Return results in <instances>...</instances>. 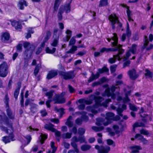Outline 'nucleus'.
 Instances as JSON below:
<instances>
[{"label":"nucleus","mask_w":153,"mask_h":153,"mask_svg":"<svg viewBox=\"0 0 153 153\" xmlns=\"http://www.w3.org/2000/svg\"><path fill=\"white\" fill-rule=\"evenodd\" d=\"M54 132H55V133L56 140L58 141H59L60 139V137L61 136L60 132L59 131H57L56 129L55 131Z\"/></svg>","instance_id":"obj_42"},{"label":"nucleus","mask_w":153,"mask_h":153,"mask_svg":"<svg viewBox=\"0 0 153 153\" xmlns=\"http://www.w3.org/2000/svg\"><path fill=\"white\" fill-rule=\"evenodd\" d=\"M58 74V73L56 71L52 70L49 72L47 76V78L48 79H51L55 76H56Z\"/></svg>","instance_id":"obj_18"},{"label":"nucleus","mask_w":153,"mask_h":153,"mask_svg":"<svg viewBox=\"0 0 153 153\" xmlns=\"http://www.w3.org/2000/svg\"><path fill=\"white\" fill-rule=\"evenodd\" d=\"M82 119L79 118L77 119L75 121L76 123L78 125H81L82 124Z\"/></svg>","instance_id":"obj_59"},{"label":"nucleus","mask_w":153,"mask_h":153,"mask_svg":"<svg viewBox=\"0 0 153 153\" xmlns=\"http://www.w3.org/2000/svg\"><path fill=\"white\" fill-rule=\"evenodd\" d=\"M11 22V24L13 26L15 27V28L16 30H19L22 28V26L21 23L16 20L12 21H10Z\"/></svg>","instance_id":"obj_17"},{"label":"nucleus","mask_w":153,"mask_h":153,"mask_svg":"<svg viewBox=\"0 0 153 153\" xmlns=\"http://www.w3.org/2000/svg\"><path fill=\"white\" fill-rule=\"evenodd\" d=\"M76 42V40L75 39L74 37H72L69 41V46L74 45Z\"/></svg>","instance_id":"obj_52"},{"label":"nucleus","mask_w":153,"mask_h":153,"mask_svg":"<svg viewBox=\"0 0 153 153\" xmlns=\"http://www.w3.org/2000/svg\"><path fill=\"white\" fill-rule=\"evenodd\" d=\"M122 83V82L121 80L116 81V85H113L111 88V93L110 91L109 88L108 87V85H105L104 86L105 87L107 88L105 91V95L108 97L111 96L112 98L113 99H115V95L113 94V93L115 91V89L118 87L117 86V85H119Z\"/></svg>","instance_id":"obj_3"},{"label":"nucleus","mask_w":153,"mask_h":153,"mask_svg":"<svg viewBox=\"0 0 153 153\" xmlns=\"http://www.w3.org/2000/svg\"><path fill=\"white\" fill-rule=\"evenodd\" d=\"M51 34V32L49 30L46 31L44 35L43 40H44L45 42H47L48 41L50 38Z\"/></svg>","instance_id":"obj_24"},{"label":"nucleus","mask_w":153,"mask_h":153,"mask_svg":"<svg viewBox=\"0 0 153 153\" xmlns=\"http://www.w3.org/2000/svg\"><path fill=\"white\" fill-rule=\"evenodd\" d=\"M59 74L63 76V78L66 80L73 79L75 75L74 71H70L67 72L61 71L59 72Z\"/></svg>","instance_id":"obj_9"},{"label":"nucleus","mask_w":153,"mask_h":153,"mask_svg":"<svg viewBox=\"0 0 153 153\" xmlns=\"http://www.w3.org/2000/svg\"><path fill=\"white\" fill-rule=\"evenodd\" d=\"M56 50V48H53L51 49L47 47L45 49V51L47 53L52 54L53 53L55 52Z\"/></svg>","instance_id":"obj_32"},{"label":"nucleus","mask_w":153,"mask_h":153,"mask_svg":"<svg viewBox=\"0 0 153 153\" xmlns=\"http://www.w3.org/2000/svg\"><path fill=\"white\" fill-rule=\"evenodd\" d=\"M63 144L65 148L67 149H69L70 146L69 143L65 142H63Z\"/></svg>","instance_id":"obj_64"},{"label":"nucleus","mask_w":153,"mask_h":153,"mask_svg":"<svg viewBox=\"0 0 153 153\" xmlns=\"http://www.w3.org/2000/svg\"><path fill=\"white\" fill-rule=\"evenodd\" d=\"M95 148L98 150L99 153H108L110 151V148L109 146H99L98 145L95 146Z\"/></svg>","instance_id":"obj_11"},{"label":"nucleus","mask_w":153,"mask_h":153,"mask_svg":"<svg viewBox=\"0 0 153 153\" xmlns=\"http://www.w3.org/2000/svg\"><path fill=\"white\" fill-rule=\"evenodd\" d=\"M54 126L51 123L46 124L44 126V128L52 132L55 131V129L54 128Z\"/></svg>","instance_id":"obj_22"},{"label":"nucleus","mask_w":153,"mask_h":153,"mask_svg":"<svg viewBox=\"0 0 153 153\" xmlns=\"http://www.w3.org/2000/svg\"><path fill=\"white\" fill-rule=\"evenodd\" d=\"M145 75L146 78L151 79L152 77V73L148 70H146Z\"/></svg>","instance_id":"obj_34"},{"label":"nucleus","mask_w":153,"mask_h":153,"mask_svg":"<svg viewBox=\"0 0 153 153\" xmlns=\"http://www.w3.org/2000/svg\"><path fill=\"white\" fill-rule=\"evenodd\" d=\"M145 124L142 122H137L135 123L133 126V131L134 132L135 131V128L137 127H144Z\"/></svg>","instance_id":"obj_27"},{"label":"nucleus","mask_w":153,"mask_h":153,"mask_svg":"<svg viewBox=\"0 0 153 153\" xmlns=\"http://www.w3.org/2000/svg\"><path fill=\"white\" fill-rule=\"evenodd\" d=\"M130 63V61L129 60L125 62L123 65V68H125L126 66H128Z\"/></svg>","instance_id":"obj_60"},{"label":"nucleus","mask_w":153,"mask_h":153,"mask_svg":"<svg viewBox=\"0 0 153 153\" xmlns=\"http://www.w3.org/2000/svg\"><path fill=\"white\" fill-rule=\"evenodd\" d=\"M91 97L94 98L96 106H99L102 105L105 107H107V104L109 102L111 101L110 99H108L105 100L104 102H102L101 103L102 101L103 100V99L102 97L99 96H96L94 95H92Z\"/></svg>","instance_id":"obj_5"},{"label":"nucleus","mask_w":153,"mask_h":153,"mask_svg":"<svg viewBox=\"0 0 153 153\" xmlns=\"http://www.w3.org/2000/svg\"><path fill=\"white\" fill-rule=\"evenodd\" d=\"M62 0H55L54 4V9L56 10Z\"/></svg>","instance_id":"obj_38"},{"label":"nucleus","mask_w":153,"mask_h":153,"mask_svg":"<svg viewBox=\"0 0 153 153\" xmlns=\"http://www.w3.org/2000/svg\"><path fill=\"white\" fill-rule=\"evenodd\" d=\"M85 131L84 129L82 128H79L78 130V133L80 135L83 134H84Z\"/></svg>","instance_id":"obj_54"},{"label":"nucleus","mask_w":153,"mask_h":153,"mask_svg":"<svg viewBox=\"0 0 153 153\" xmlns=\"http://www.w3.org/2000/svg\"><path fill=\"white\" fill-rule=\"evenodd\" d=\"M108 4L107 0H101L100 2L99 7H101L106 6Z\"/></svg>","instance_id":"obj_36"},{"label":"nucleus","mask_w":153,"mask_h":153,"mask_svg":"<svg viewBox=\"0 0 153 153\" xmlns=\"http://www.w3.org/2000/svg\"><path fill=\"white\" fill-rule=\"evenodd\" d=\"M91 148L90 146L88 145L85 144L82 145L81 147V149L83 151H86L89 149Z\"/></svg>","instance_id":"obj_37"},{"label":"nucleus","mask_w":153,"mask_h":153,"mask_svg":"<svg viewBox=\"0 0 153 153\" xmlns=\"http://www.w3.org/2000/svg\"><path fill=\"white\" fill-rule=\"evenodd\" d=\"M68 4L64 5L61 6L59 8H61L62 7H63L61 11L62 13H63L65 11L66 13H68L70 12L71 11V6L70 4L72 0H68Z\"/></svg>","instance_id":"obj_12"},{"label":"nucleus","mask_w":153,"mask_h":153,"mask_svg":"<svg viewBox=\"0 0 153 153\" xmlns=\"http://www.w3.org/2000/svg\"><path fill=\"white\" fill-rule=\"evenodd\" d=\"M109 19L111 22L112 27L113 29L115 28V26L114 25L116 24H117L118 26L120 27H121L122 26V24L119 22L118 20V18L116 16L115 14H111L109 17Z\"/></svg>","instance_id":"obj_6"},{"label":"nucleus","mask_w":153,"mask_h":153,"mask_svg":"<svg viewBox=\"0 0 153 153\" xmlns=\"http://www.w3.org/2000/svg\"><path fill=\"white\" fill-rule=\"evenodd\" d=\"M130 148L131 150V152L132 153H136L139 152L140 150L142 149L141 147L138 146H134L130 147Z\"/></svg>","instance_id":"obj_21"},{"label":"nucleus","mask_w":153,"mask_h":153,"mask_svg":"<svg viewBox=\"0 0 153 153\" xmlns=\"http://www.w3.org/2000/svg\"><path fill=\"white\" fill-rule=\"evenodd\" d=\"M113 35V36L111 38V39L110 38H108L107 39L109 42H110L111 40V42L112 46L116 47L114 48H103L100 49V52H108L110 51H118V53L117 54L114 55L113 57L111 58L108 59V62L110 64H113L115 63L117 59L119 61L122 58L120 57L119 55L122 54L124 52V50L121 48L122 45H118V38L117 37V34L114 33Z\"/></svg>","instance_id":"obj_1"},{"label":"nucleus","mask_w":153,"mask_h":153,"mask_svg":"<svg viewBox=\"0 0 153 153\" xmlns=\"http://www.w3.org/2000/svg\"><path fill=\"white\" fill-rule=\"evenodd\" d=\"M126 33L127 36L129 37L131 35V32L129 29V25L128 23H127V28Z\"/></svg>","instance_id":"obj_48"},{"label":"nucleus","mask_w":153,"mask_h":153,"mask_svg":"<svg viewBox=\"0 0 153 153\" xmlns=\"http://www.w3.org/2000/svg\"><path fill=\"white\" fill-rule=\"evenodd\" d=\"M77 47L75 46H73L71 48L69 51L66 52L67 53H74L75 51L77 50Z\"/></svg>","instance_id":"obj_35"},{"label":"nucleus","mask_w":153,"mask_h":153,"mask_svg":"<svg viewBox=\"0 0 153 153\" xmlns=\"http://www.w3.org/2000/svg\"><path fill=\"white\" fill-rule=\"evenodd\" d=\"M54 143L53 142H51V148L53 149L52 153H54L56 150V148L54 146Z\"/></svg>","instance_id":"obj_47"},{"label":"nucleus","mask_w":153,"mask_h":153,"mask_svg":"<svg viewBox=\"0 0 153 153\" xmlns=\"http://www.w3.org/2000/svg\"><path fill=\"white\" fill-rule=\"evenodd\" d=\"M140 132L141 134H142L147 136L149 134V133L148 131L144 129L140 130Z\"/></svg>","instance_id":"obj_43"},{"label":"nucleus","mask_w":153,"mask_h":153,"mask_svg":"<svg viewBox=\"0 0 153 153\" xmlns=\"http://www.w3.org/2000/svg\"><path fill=\"white\" fill-rule=\"evenodd\" d=\"M8 66L5 62H3L0 65V76L4 77L8 74Z\"/></svg>","instance_id":"obj_8"},{"label":"nucleus","mask_w":153,"mask_h":153,"mask_svg":"<svg viewBox=\"0 0 153 153\" xmlns=\"http://www.w3.org/2000/svg\"><path fill=\"white\" fill-rule=\"evenodd\" d=\"M30 110L33 113L37 111L38 105L34 103H31L30 104Z\"/></svg>","instance_id":"obj_29"},{"label":"nucleus","mask_w":153,"mask_h":153,"mask_svg":"<svg viewBox=\"0 0 153 153\" xmlns=\"http://www.w3.org/2000/svg\"><path fill=\"white\" fill-rule=\"evenodd\" d=\"M113 127L117 133H118L119 132V131L118 130L119 128L118 126L117 125H114Z\"/></svg>","instance_id":"obj_61"},{"label":"nucleus","mask_w":153,"mask_h":153,"mask_svg":"<svg viewBox=\"0 0 153 153\" xmlns=\"http://www.w3.org/2000/svg\"><path fill=\"white\" fill-rule=\"evenodd\" d=\"M128 74L130 78L132 80H135L138 77V75L136 74V71L134 69L129 71Z\"/></svg>","instance_id":"obj_14"},{"label":"nucleus","mask_w":153,"mask_h":153,"mask_svg":"<svg viewBox=\"0 0 153 153\" xmlns=\"http://www.w3.org/2000/svg\"><path fill=\"white\" fill-rule=\"evenodd\" d=\"M99 74L97 72L96 74H94L93 73H92L91 75L89 78V79L88 80V82L89 83L92 82L94 80L96 79L99 77L100 76Z\"/></svg>","instance_id":"obj_19"},{"label":"nucleus","mask_w":153,"mask_h":153,"mask_svg":"<svg viewBox=\"0 0 153 153\" xmlns=\"http://www.w3.org/2000/svg\"><path fill=\"white\" fill-rule=\"evenodd\" d=\"M117 65H114L111 66L110 67V71L111 72H114L116 70V68Z\"/></svg>","instance_id":"obj_58"},{"label":"nucleus","mask_w":153,"mask_h":153,"mask_svg":"<svg viewBox=\"0 0 153 153\" xmlns=\"http://www.w3.org/2000/svg\"><path fill=\"white\" fill-rule=\"evenodd\" d=\"M65 94V92H62L60 94H56L53 100L55 102V103L62 104L65 103V100L63 97Z\"/></svg>","instance_id":"obj_7"},{"label":"nucleus","mask_w":153,"mask_h":153,"mask_svg":"<svg viewBox=\"0 0 153 153\" xmlns=\"http://www.w3.org/2000/svg\"><path fill=\"white\" fill-rule=\"evenodd\" d=\"M80 103H85L87 105H89L92 102V100L91 99H88L87 98L81 99L78 100Z\"/></svg>","instance_id":"obj_20"},{"label":"nucleus","mask_w":153,"mask_h":153,"mask_svg":"<svg viewBox=\"0 0 153 153\" xmlns=\"http://www.w3.org/2000/svg\"><path fill=\"white\" fill-rule=\"evenodd\" d=\"M10 38V35L7 33H4L1 36V40L2 42H5L6 41L9 40Z\"/></svg>","instance_id":"obj_25"},{"label":"nucleus","mask_w":153,"mask_h":153,"mask_svg":"<svg viewBox=\"0 0 153 153\" xmlns=\"http://www.w3.org/2000/svg\"><path fill=\"white\" fill-rule=\"evenodd\" d=\"M72 133L68 132L64 133L62 135V137L63 138H70L71 137Z\"/></svg>","instance_id":"obj_39"},{"label":"nucleus","mask_w":153,"mask_h":153,"mask_svg":"<svg viewBox=\"0 0 153 153\" xmlns=\"http://www.w3.org/2000/svg\"><path fill=\"white\" fill-rule=\"evenodd\" d=\"M147 38V36H144V39H145V43L144 44L143 46V49L146 48V46L148 45V44L149 43V42L148 41Z\"/></svg>","instance_id":"obj_51"},{"label":"nucleus","mask_w":153,"mask_h":153,"mask_svg":"<svg viewBox=\"0 0 153 153\" xmlns=\"http://www.w3.org/2000/svg\"><path fill=\"white\" fill-rule=\"evenodd\" d=\"M50 121L51 122L56 124H58L59 123V120L58 119H50Z\"/></svg>","instance_id":"obj_62"},{"label":"nucleus","mask_w":153,"mask_h":153,"mask_svg":"<svg viewBox=\"0 0 153 153\" xmlns=\"http://www.w3.org/2000/svg\"><path fill=\"white\" fill-rule=\"evenodd\" d=\"M30 45V43L28 42H25L23 44L24 47L26 49L30 48V45Z\"/></svg>","instance_id":"obj_50"},{"label":"nucleus","mask_w":153,"mask_h":153,"mask_svg":"<svg viewBox=\"0 0 153 153\" xmlns=\"http://www.w3.org/2000/svg\"><path fill=\"white\" fill-rule=\"evenodd\" d=\"M68 88L70 93H72L75 92V89L71 85H68Z\"/></svg>","instance_id":"obj_63"},{"label":"nucleus","mask_w":153,"mask_h":153,"mask_svg":"<svg viewBox=\"0 0 153 153\" xmlns=\"http://www.w3.org/2000/svg\"><path fill=\"white\" fill-rule=\"evenodd\" d=\"M13 132V131L10 134L8 133L10 135L9 137L5 136L3 137L2 140L5 143H9L11 140L14 141L15 140V139H13L14 136L12 134Z\"/></svg>","instance_id":"obj_16"},{"label":"nucleus","mask_w":153,"mask_h":153,"mask_svg":"<svg viewBox=\"0 0 153 153\" xmlns=\"http://www.w3.org/2000/svg\"><path fill=\"white\" fill-rule=\"evenodd\" d=\"M72 118L71 116H70L67 119V122L65 123V124L69 127H71L73 126V123L71 121Z\"/></svg>","instance_id":"obj_30"},{"label":"nucleus","mask_w":153,"mask_h":153,"mask_svg":"<svg viewBox=\"0 0 153 153\" xmlns=\"http://www.w3.org/2000/svg\"><path fill=\"white\" fill-rule=\"evenodd\" d=\"M39 67L40 66H39V65H38L36 67L34 72V73L35 76H36L37 74L38 73L39 69Z\"/></svg>","instance_id":"obj_53"},{"label":"nucleus","mask_w":153,"mask_h":153,"mask_svg":"<svg viewBox=\"0 0 153 153\" xmlns=\"http://www.w3.org/2000/svg\"><path fill=\"white\" fill-rule=\"evenodd\" d=\"M17 88L16 89L14 94V97L16 99L17 98L18 95H19L20 89L21 86V83L20 82H18L17 84Z\"/></svg>","instance_id":"obj_23"},{"label":"nucleus","mask_w":153,"mask_h":153,"mask_svg":"<svg viewBox=\"0 0 153 153\" xmlns=\"http://www.w3.org/2000/svg\"><path fill=\"white\" fill-rule=\"evenodd\" d=\"M130 109L132 111H136L138 109V108L134 104L130 103L129 104Z\"/></svg>","instance_id":"obj_44"},{"label":"nucleus","mask_w":153,"mask_h":153,"mask_svg":"<svg viewBox=\"0 0 153 153\" xmlns=\"http://www.w3.org/2000/svg\"><path fill=\"white\" fill-rule=\"evenodd\" d=\"M143 137V136L141 134H136L134 136V138L135 139H137L138 140L141 141Z\"/></svg>","instance_id":"obj_49"},{"label":"nucleus","mask_w":153,"mask_h":153,"mask_svg":"<svg viewBox=\"0 0 153 153\" xmlns=\"http://www.w3.org/2000/svg\"><path fill=\"white\" fill-rule=\"evenodd\" d=\"M92 129L95 132H98L103 130L104 127L102 126L97 127L93 126L91 127Z\"/></svg>","instance_id":"obj_33"},{"label":"nucleus","mask_w":153,"mask_h":153,"mask_svg":"<svg viewBox=\"0 0 153 153\" xmlns=\"http://www.w3.org/2000/svg\"><path fill=\"white\" fill-rule=\"evenodd\" d=\"M105 119L107 120L106 122H104L102 118L100 119V122H97L96 124L98 126H100L103 124L105 126H107L111 123L112 120L114 116V113L111 112H108L106 114Z\"/></svg>","instance_id":"obj_4"},{"label":"nucleus","mask_w":153,"mask_h":153,"mask_svg":"<svg viewBox=\"0 0 153 153\" xmlns=\"http://www.w3.org/2000/svg\"><path fill=\"white\" fill-rule=\"evenodd\" d=\"M0 123H3L7 126V127L3 126H1L0 128L2 131H4L7 133L9 134L14 131L12 123L9 122L8 119L4 114L0 115Z\"/></svg>","instance_id":"obj_2"},{"label":"nucleus","mask_w":153,"mask_h":153,"mask_svg":"<svg viewBox=\"0 0 153 153\" xmlns=\"http://www.w3.org/2000/svg\"><path fill=\"white\" fill-rule=\"evenodd\" d=\"M126 105L123 104L122 106V108H119L117 109V111L120 116L122 117L123 116V115L121 113L123 112L124 110L126 109Z\"/></svg>","instance_id":"obj_28"},{"label":"nucleus","mask_w":153,"mask_h":153,"mask_svg":"<svg viewBox=\"0 0 153 153\" xmlns=\"http://www.w3.org/2000/svg\"><path fill=\"white\" fill-rule=\"evenodd\" d=\"M30 48L26 49L25 51V54L26 55L27 59L30 57L35 49L33 45H30Z\"/></svg>","instance_id":"obj_15"},{"label":"nucleus","mask_w":153,"mask_h":153,"mask_svg":"<svg viewBox=\"0 0 153 153\" xmlns=\"http://www.w3.org/2000/svg\"><path fill=\"white\" fill-rule=\"evenodd\" d=\"M137 47V45L135 44H133L129 51H127L126 55L124 56L123 58V60H125L128 58L129 56L131 55L130 52L133 54L136 53Z\"/></svg>","instance_id":"obj_10"},{"label":"nucleus","mask_w":153,"mask_h":153,"mask_svg":"<svg viewBox=\"0 0 153 153\" xmlns=\"http://www.w3.org/2000/svg\"><path fill=\"white\" fill-rule=\"evenodd\" d=\"M40 113L41 114V115L42 117L45 116L47 114V113L45 109L41 110L40 111Z\"/></svg>","instance_id":"obj_56"},{"label":"nucleus","mask_w":153,"mask_h":153,"mask_svg":"<svg viewBox=\"0 0 153 153\" xmlns=\"http://www.w3.org/2000/svg\"><path fill=\"white\" fill-rule=\"evenodd\" d=\"M27 6V4L26 1L24 0H20L19 2L18 6L20 10H23L24 6Z\"/></svg>","instance_id":"obj_26"},{"label":"nucleus","mask_w":153,"mask_h":153,"mask_svg":"<svg viewBox=\"0 0 153 153\" xmlns=\"http://www.w3.org/2000/svg\"><path fill=\"white\" fill-rule=\"evenodd\" d=\"M9 101V98L8 97L7 95L6 94L5 95L4 98V102L6 105L7 106L8 105Z\"/></svg>","instance_id":"obj_57"},{"label":"nucleus","mask_w":153,"mask_h":153,"mask_svg":"<svg viewBox=\"0 0 153 153\" xmlns=\"http://www.w3.org/2000/svg\"><path fill=\"white\" fill-rule=\"evenodd\" d=\"M53 91L52 90L49 92H47L45 94V95L48 97V99H51L52 98L53 93Z\"/></svg>","instance_id":"obj_46"},{"label":"nucleus","mask_w":153,"mask_h":153,"mask_svg":"<svg viewBox=\"0 0 153 153\" xmlns=\"http://www.w3.org/2000/svg\"><path fill=\"white\" fill-rule=\"evenodd\" d=\"M7 114L10 118L13 119L14 118V115H13L10 109L7 110Z\"/></svg>","instance_id":"obj_45"},{"label":"nucleus","mask_w":153,"mask_h":153,"mask_svg":"<svg viewBox=\"0 0 153 153\" xmlns=\"http://www.w3.org/2000/svg\"><path fill=\"white\" fill-rule=\"evenodd\" d=\"M57 30H55L54 32L53 37L54 38L51 45L53 47H56L58 43L59 35L57 33Z\"/></svg>","instance_id":"obj_13"},{"label":"nucleus","mask_w":153,"mask_h":153,"mask_svg":"<svg viewBox=\"0 0 153 153\" xmlns=\"http://www.w3.org/2000/svg\"><path fill=\"white\" fill-rule=\"evenodd\" d=\"M47 136L45 134H41L39 138V140L41 144L44 143V141L47 139Z\"/></svg>","instance_id":"obj_31"},{"label":"nucleus","mask_w":153,"mask_h":153,"mask_svg":"<svg viewBox=\"0 0 153 153\" xmlns=\"http://www.w3.org/2000/svg\"><path fill=\"white\" fill-rule=\"evenodd\" d=\"M79 142L80 143H85V139L84 136H79Z\"/></svg>","instance_id":"obj_55"},{"label":"nucleus","mask_w":153,"mask_h":153,"mask_svg":"<svg viewBox=\"0 0 153 153\" xmlns=\"http://www.w3.org/2000/svg\"><path fill=\"white\" fill-rule=\"evenodd\" d=\"M108 71V69L106 67H104L102 69H98L97 71L99 74H102L105 72H107Z\"/></svg>","instance_id":"obj_40"},{"label":"nucleus","mask_w":153,"mask_h":153,"mask_svg":"<svg viewBox=\"0 0 153 153\" xmlns=\"http://www.w3.org/2000/svg\"><path fill=\"white\" fill-rule=\"evenodd\" d=\"M63 8V7H62L61 8H59V9L57 16L58 19L59 21H61L62 19V14L63 13H62L61 11Z\"/></svg>","instance_id":"obj_41"}]
</instances>
